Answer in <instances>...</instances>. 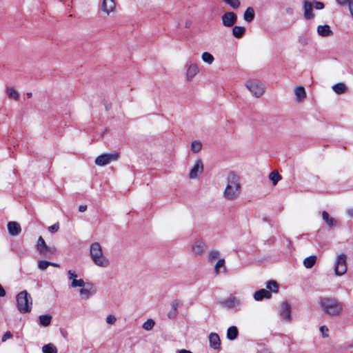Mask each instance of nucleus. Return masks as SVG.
<instances>
[{"instance_id": "9d476101", "label": "nucleus", "mask_w": 353, "mask_h": 353, "mask_svg": "<svg viewBox=\"0 0 353 353\" xmlns=\"http://www.w3.org/2000/svg\"><path fill=\"white\" fill-rule=\"evenodd\" d=\"M242 301L240 299L234 296H230L221 303V305L229 309L240 310Z\"/></svg>"}, {"instance_id": "a878e982", "label": "nucleus", "mask_w": 353, "mask_h": 353, "mask_svg": "<svg viewBox=\"0 0 353 353\" xmlns=\"http://www.w3.org/2000/svg\"><path fill=\"white\" fill-rule=\"evenodd\" d=\"M322 218L330 227H332L334 225H338V221L334 218L330 217L329 214L325 211L322 212Z\"/></svg>"}, {"instance_id": "79ce46f5", "label": "nucleus", "mask_w": 353, "mask_h": 353, "mask_svg": "<svg viewBox=\"0 0 353 353\" xmlns=\"http://www.w3.org/2000/svg\"><path fill=\"white\" fill-rule=\"evenodd\" d=\"M51 264V262H48L47 261H38V268L41 270H45L48 268V266Z\"/></svg>"}, {"instance_id": "37998d69", "label": "nucleus", "mask_w": 353, "mask_h": 353, "mask_svg": "<svg viewBox=\"0 0 353 353\" xmlns=\"http://www.w3.org/2000/svg\"><path fill=\"white\" fill-rule=\"evenodd\" d=\"M298 42L302 46H307L308 44V39L306 37H304V36H299L298 37Z\"/></svg>"}, {"instance_id": "1a4fd4ad", "label": "nucleus", "mask_w": 353, "mask_h": 353, "mask_svg": "<svg viewBox=\"0 0 353 353\" xmlns=\"http://www.w3.org/2000/svg\"><path fill=\"white\" fill-rule=\"evenodd\" d=\"M237 21V15L234 12H226L221 16V22L224 27L231 28Z\"/></svg>"}, {"instance_id": "f257e3e1", "label": "nucleus", "mask_w": 353, "mask_h": 353, "mask_svg": "<svg viewBox=\"0 0 353 353\" xmlns=\"http://www.w3.org/2000/svg\"><path fill=\"white\" fill-rule=\"evenodd\" d=\"M241 183L239 175L230 172L226 177V185L223 192V198L227 201H234L241 194Z\"/></svg>"}, {"instance_id": "7ed1b4c3", "label": "nucleus", "mask_w": 353, "mask_h": 353, "mask_svg": "<svg viewBox=\"0 0 353 353\" xmlns=\"http://www.w3.org/2000/svg\"><path fill=\"white\" fill-rule=\"evenodd\" d=\"M16 299L17 309L21 313L30 312L32 306V299L26 290L20 292Z\"/></svg>"}, {"instance_id": "5fc2aeb1", "label": "nucleus", "mask_w": 353, "mask_h": 353, "mask_svg": "<svg viewBox=\"0 0 353 353\" xmlns=\"http://www.w3.org/2000/svg\"><path fill=\"white\" fill-rule=\"evenodd\" d=\"M286 12H287L288 14H293L294 11H293V9H292V8H288L286 9Z\"/></svg>"}, {"instance_id": "aec40b11", "label": "nucleus", "mask_w": 353, "mask_h": 353, "mask_svg": "<svg viewBox=\"0 0 353 353\" xmlns=\"http://www.w3.org/2000/svg\"><path fill=\"white\" fill-rule=\"evenodd\" d=\"M110 163V154H101L95 159V163L99 166H103Z\"/></svg>"}, {"instance_id": "4c0bfd02", "label": "nucleus", "mask_w": 353, "mask_h": 353, "mask_svg": "<svg viewBox=\"0 0 353 353\" xmlns=\"http://www.w3.org/2000/svg\"><path fill=\"white\" fill-rule=\"evenodd\" d=\"M202 149V143L199 141H193L191 143V150L194 153L199 152Z\"/></svg>"}, {"instance_id": "49530a36", "label": "nucleus", "mask_w": 353, "mask_h": 353, "mask_svg": "<svg viewBox=\"0 0 353 353\" xmlns=\"http://www.w3.org/2000/svg\"><path fill=\"white\" fill-rule=\"evenodd\" d=\"M320 331L321 332L322 335H323V337L325 338V337L328 336L329 330H328V328L326 326H325V325L321 326L320 327Z\"/></svg>"}, {"instance_id": "f8f14e48", "label": "nucleus", "mask_w": 353, "mask_h": 353, "mask_svg": "<svg viewBox=\"0 0 353 353\" xmlns=\"http://www.w3.org/2000/svg\"><path fill=\"white\" fill-rule=\"evenodd\" d=\"M203 171V164L201 159H197L193 168L190 170L189 177L191 179H195L198 177L199 174Z\"/></svg>"}, {"instance_id": "7c9ffc66", "label": "nucleus", "mask_w": 353, "mask_h": 353, "mask_svg": "<svg viewBox=\"0 0 353 353\" xmlns=\"http://www.w3.org/2000/svg\"><path fill=\"white\" fill-rule=\"evenodd\" d=\"M108 1H110V0H103L100 6V10L101 11V12L103 14H102L103 17H106L110 14V8L108 5Z\"/></svg>"}, {"instance_id": "473e14b6", "label": "nucleus", "mask_w": 353, "mask_h": 353, "mask_svg": "<svg viewBox=\"0 0 353 353\" xmlns=\"http://www.w3.org/2000/svg\"><path fill=\"white\" fill-rule=\"evenodd\" d=\"M225 261L224 259H220L218 260L216 263L214 265V272L216 274H219L220 273V269L223 268V272H226V267H225Z\"/></svg>"}, {"instance_id": "9b49d317", "label": "nucleus", "mask_w": 353, "mask_h": 353, "mask_svg": "<svg viewBox=\"0 0 353 353\" xmlns=\"http://www.w3.org/2000/svg\"><path fill=\"white\" fill-rule=\"evenodd\" d=\"M185 68L186 79L188 81H190L199 73V67L196 63L190 61L186 63Z\"/></svg>"}, {"instance_id": "052dcab7", "label": "nucleus", "mask_w": 353, "mask_h": 353, "mask_svg": "<svg viewBox=\"0 0 353 353\" xmlns=\"http://www.w3.org/2000/svg\"><path fill=\"white\" fill-rule=\"evenodd\" d=\"M115 321H116V318L114 316H112V320H111L112 324H113Z\"/></svg>"}, {"instance_id": "a211bd4d", "label": "nucleus", "mask_w": 353, "mask_h": 353, "mask_svg": "<svg viewBox=\"0 0 353 353\" xmlns=\"http://www.w3.org/2000/svg\"><path fill=\"white\" fill-rule=\"evenodd\" d=\"M210 345L212 348L217 350L221 346L219 336L216 333H211L209 335Z\"/></svg>"}, {"instance_id": "2f4dec72", "label": "nucleus", "mask_w": 353, "mask_h": 353, "mask_svg": "<svg viewBox=\"0 0 353 353\" xmlns=\"http://www.w3.org/2000/svg\"><path fill=\"white\" fill-rule=\"evenodd\" d=\"M254 10L252 8L249 7L246 9L244 12L243 19L247 22L252 21L254 18Z\"/></svg>"}, {"instance_id": "a18cd8bd", "label": "nucleus", "mask_w": 353, "mask_h": 353, "mask_svg": "<svg viewBox=\"0 0 353 353\" xmlns=\"http://www.w3.org/2000/svg\"><path fill=\"white\" fill-rule=\"evenodd\" d=\"M59 229V223H56L54 225L48 227V231L51 233H54L57 232Z\"/></svg>"}, {"instance_id": "c03bdc74", "label": "nucleus", "mask_w": 353, "mask_h": 353, "mask_svg": "<svg viewBox=\"0 0 353 353\" xmlns=\"http://www.w3.org/2000/svg\"><path fill=\"white\" fill-rule=\"evenodd\" d=\"M311 2L313 4V7L316 10H322L324 8V4L322 2L317 1L316 0H314L313 1Z\"/></svg>"}, {"instance_id": "3c124183", "label": "nucleus", "mask_w": 353, "mask_h": 353, "mask_svg": "<svg viewBox=\"0 0 353 353\" xmlns=\"http://www.w3.org/2000/svg\"><path fill=\"white\" fill-rule=\"evenodd\" d=\"M6 295V291L2 287V285L0 284V296L3 297Z\"/></svg>"}, {"instance_id": "4468645a", "label": "nucleus", "mask_w": 353, "mask_h": 353, "mask_svg": "<svg viewBox=\"0 0 353 353\" xmlns=\"http://www.w3.org/2000/svg\"><path fill=\"white\" fill-rule=\"evenodd\" d=\"M205 248V243L200 239L195 240L192 245L191 250L196 256H201Z\"/></svg>"}, {"instance_id": "b1692460", "label": "nucleus", "mask_w": 353, "mask_h": 353, "mask_svg": "<svg viewBox=\"0 0 353 353\" xmlns=\"http://www.w3.org/2000/svg\"><path fill=\"white\" fill-rule=\"evenodd\" d=\"M232 35L235 38L240 39L244 35V34L245 32V28L243 26H236L232 28Z\"/></svg>"}, {"instance_id": "f704fd0d", "label": "nucleus", "mask_w": 353, "mask_h": 353, "mask_svg": "<svg viewBox=\"0 0 353 353\" xmlns=\"http://www.w3.org/2000/svg\"><path fill=\"white\" fill-rule=\"evenodd\" d=\"M201 59L203 62L210 65L212 64L214 61L213 55L208 52H205L202 54Z\"/></svg>"}, {"instance_id": "4be33fe9", "label": "nucleus", "mask_w": 353, "mask_h": 353, "mask_svg": "<svg viewBox=\"0 0 353 353\" xmlns=\"http://www.w3.org/2000/svg\"><path fill=\"white\" fill-rule=\"evenodd\" d=\"M181 302L179 300H174L171 303V310L168 312V317L170 319H174L177 316V310L178 307L180 306Z\"/></svg>"}, {"instance_id": "13d9d810", "label": "nucleus", "mask_w": 353, "mask_h": 353, "mask_svg": "<svg viewBox=\"0 0 353 353\" xmlns=\"http://www.w3.org/2000/svg\"><path fill=\"white\" fill-rule=\"evenodd\" d=\"M50 265L54 266V267H59V265L54 263H51Z\"/></svg>"}, {"instance_id": "393cba45", "label": "nucleus", "mask_w": 353, "mask_h": 353, "mask_svg": "<svg viewBox=\"0 0 353 353\" xmlns=\"http://www.w3.org/2000/svg\"><path fill=\"white\" fill-rule=\"evenodd\" d=\"M239 335V331L236 326H231L227 330V338L233 341L237 338Z\"/></svg>"}, {"instance_id": "c756f323", "label": "nucleus", "mask_w": 353, "mask_h": 353, "mask_svg": "<svg viewBox=\"0 0 353 353\" xmlns=\"http://www.w3.org/2000/svg\"><path fill=\"white\" fill-rule=\"evenodd\" d=\"M39 320L41 325L47 327L51 323L52 316L50 314L40 315L39 316Z\"/></svg>"}, {"instance_id": "2eb2a0df", "label": "nucleus", "mask_w": 353, "mask_h": 353, "mask_svg": "<svg viewBox=\"0 0 353 353\" xmlns=\"http://www.w3.org/2000/svg\"><path fill=\"white\" fill-rule=\"evenodd\" d=\"M303 8L304 18L307 20L314 19V14L312 12L313 4L312 2L307 0H303Z\"/></svg>"}, {"instance_id": "c85d7f7f", "label": "nucleus", "mask_w": 353, "mask_h": 353, "mask_svg": "<svg viewBox=\"0 0 353 353\" xmlns=\"http://www.w3.org/2000/svg\"><path fill=\"white\" fill-rule=\"evenodd\" d=\"M332 90L336 94H341L347 91V88L344 83H338L332 86Z\"/></svg>"}, {"instance_id": "72a5a7b5", "label": "nucleus", "mask_w": 353, "mask_h": 353, "mask_svg": "<svg viewBox=\"0 0 353 353\" xmlns=\"http://www.w3.org/2000/svg\"><path fill=\"white\" fill-rule=\"evenodd\" d=\"M269 178L272 181V184L276 185L277 183L281 179V176L277 171H272L270 173Z\"/></svg>"}, {"instance_id": "412c9836", "label": "nucleus", "mask_w": 353, "mask_h": 353, "mask_svg": "<svg viewBox=\"0 0 353 353\" xmlns=\"http://www.w3.org/2000/svg\"><path fill=\"white\" fill-rule=\"evenodd\" d=\"M317 32L321 37H328L333 34V32L328 25L319 26L317 27Z\"/></svg>"}, {"instance_id": "4d7b16f0", "label": "nucleus", "mask_w": 353, "mask_h": 353, "mask_svg": "<svg viewBox=\"0 0 353 353\" xmlns=\"http://www.w3.org/2000/svg\"><path fill=\"white\" fill-rule=\"evenodd\" d=\"M110 321H111V319H110V314L106 317L107 323L110 324Z\"/></svg>"}, {"instance_id": "cd10ccee", "label": "nucleus", "mask_w": 353, "mask_h": 353, "mask_svg": "<svg viewBox=\"0 0 353 353\" xmlns=\"http://www.w3.org/2000/svg\"><path fill=\"white\" fill-rule=\"evenodd\" d=\"M316 256L315 255L310 256L303 260V265L309 269L312 268L316 261Z\"/></svg>"}, {"instance_id": "20e7f679", "label": "nucleus", "mask_w": 353, "mask_h": 353, "mask_svg": "<svg viewBox=\"0 0 353 353\" xmlns=\"http://www.w3.org/2000/svg\"><path fill=\"white\" fill-rule=\"evenodd\" d=\"M90 255L94 263L99 266L105 267L109 263L108 260L103 258L101 246L98 243L91 245Z\"/></svg>"}, {"instance_id": "864d4df0", "label": "nucleus", "mask_w": 353, "mask_h": 353, "mask_svg": "<svg viewBox=\"0 0 353 353\" xmlns=\"http://www.w3.org/2000/svg\"><path fill=\"white\" fill-rule=\"evenodd\" d=\"M346 212L350 217H353V209H348Z\"/></svg>"}, {"instance_id": "6e6552de", "label": "nucleus", "mask_w": 353, "mask_h": 353, "mask_svg": "<svg viewBox=\"0 0 353 353\" xmlns=\"http://www.w3.org/2000/svg\"><path fill=\"white\" fill-rule=\"evenodd\" d=\"M335 274L338 276L343 275L347 271L346 256L344 254H340L334 265Z\"/></svg>"}, {"instance_id": "6e6d98bb", "label": "nucleus", "mask_w": 353, "mask_h": 353, "mask_svg": "<svg viewBox=\"0 0 353 353\" xmlns=\"http://www.w3.org/2000/svg\"><path fill=\"white\" fill-rule=\"evenodd\" d=\"M259 353H270V352L268 350L263 349L260 350Z\"/></svg>"}, {"instance_id": "09e8293b", "label": "nucleus", "mask_w": 353, "mask_h": 353, "mask_svg": "<svg viewBox=\"0 0 353 353\" xmlns=\"http://www.w3.org/2000/svg\"><path fill=\"white\" fill-rule=\"evenodd\" d=\"M119 158V153L117 152H112V161H116Z\"/></svg>"}, {"instance_id": "dca6fc26", "label": "nucleus", "mask_w": 353, "mask_h": 353, "mask_svg": "<svg viewBox=\"0 0 353 353\" xmlns=\"http://www.w3.org/2000/svg\"><path fill=\"white\" fill-rule=\"evenodd\" d=\"M8 230L11 236H18L21 232V228L19 223L10 221L7 225Z\"/></svg>"}, {"instance_id": "680f3d73", "label": "nucleus", "mask_w": 353, "mask_h": 353, "mask_svg": "<svg viewBox=\"0 0 353 353\" xmlns=\"http://www.w3.org/2000/svg\"><path fill=\"white\" fill-rule=\"evenodd\" d=\"M112 3H113V6L112 5V8H111V10L112 12L113 11V9H114V3L113 2V1L112 0Z\"/></svg>"}, {"instance_id": "e433bc0d", "label": "nucleus", "mask_w": 353, "mask_h": 353, "mask_svg": "<svg viewBox=\"0 0 353 353\" xmlns=\"http://www.w3.org/2000/svg\"><path fill=\"white\" fill-rule=\"evenodd\" d=\"M266 288L268 291L277 292H278V284L275 281H269L266 283Z\"/></svg>"}, {"instance_id": "a19ab883", "label": "nucleus", "mask_w": 353, "mask_h": 353, "mask_svg": "<svg viewBox=\"0 0 353 353\" xmlns=\"http://www.w3.org/2000/svg\"><path fill=\"white\" fill-rule=\"evenodd\" d=\"M220 252L218 250H212L209 253L208 255V261L209 262L212 263L214 260L219 258Z\"/></svg>"}, {"instance_id": "6ab92c4d", "label": "nucleus", "mask_w": 353, "mask_h": 353, "mask_svg": "<svg viewBox=\"0 0 353 353\" xmlns=\"http://www.w3.org/2000/svg\"><path fill=\"white\" fill-rule=\"evenodd\" d=\"M68 274L69 276V279L72 280V283L70 285L71 288H77L79 285H83L84 281L81 279H77V274L75 272H73L71 270H68Z\"/></svg>"}, {"instance_id": "ddd939ff", "label": "nucleus", "mask_w": 353, "mask_h": 353, "mask_svg": "<svg viewBox=\"0 0 353 353\" xmlns=\"http://www.w3.org/2000/svg\"><path fill=\"white\" fill-rule=\"evenodd\" d=\"M280 315L283 320L291 321V306L288 302H283L279 310Z\"/></svg>"}, {"instance_id": "423d86ee", "label": "nucleus", "mask_w": 353, "mask_h": 353, "mask_svg": "<svg viewBox=\"0 0 353 353\" xmlns=\"http://www.w3.org/2000/svg\"><path fill=\"white\" fill-rule=\"evenodd\" d=\"M36 248L40 254L46 257L54 255L57 251L55 248L48 246L42 236L39 237Z\"/></svg>"}, {"instance_id": "ea45409f", "label": "nucleus", "mask_w": 353, "mask_h": 353, "mask_svg": "<svg viewBox=\"0 0 353 353\" xmlns=\"http://www.w3.org/2000/svg\"><path fill=\"white\" fill-rule=\"evenodd\" d=\"M154 321L152 319H148L143 325V328L147 331H150L153 329L154 326Z\"/></svg>"}, {"instance_id": "58836bf2", "label": "nucleus", "mask_w": 353, "mask_h": 353, "mask_svg": "<svg viewBox=\"0 0 353 353\" xmlns=\"http://www.w3.org/2000/svg\"><path fill=\"white\" fill-rule=\"evenodd\" d=\"M223 1L234 10L237 9L241 5L239 0H223Z\"/></svg>"}, {"instance_id": "bf43d9fd", "label": "nucleus", "mask_w": 353, "mask_h": 353, "mask_svg": "<svg viewBox=\"0 0 353 353\" xmlns=\"http://www.w3.org/2000/svg\"><path fill=\"white\" fill-rule=\"evenodd\" d=\"M26 96H27V97L29 99V98L32 97V93H31V92H28V93L26 94Z\"/></svg>"}, {"instance_id": "39448f33", "label": "nucleus", "mask_w": 353, "mask_h": 353, "mask_svg": "<svg viewBox=\"0 0 353 353\" xmlns=\"http://www.w3.org/2000/svg\"><path fill=\"white\" fill-rule=\"evenodd\" d=\"M245 87L251 92L252 96L256 98L261 97L265 92L264 85L258 80L247 81L245 83Z\"/></svg>"}, {"instance_id": "c9c22d12", "label": "nucleus", "mask_w": 353, "mask_h": 353, "mask_svg": "<svg viewBox=\"0 0 353 353\" xmlns=\"http://www.w3.org/2000/svg\"><path fill=\"white\" fill-rule=\"evenodd\" d=\"M42 351L43 353H57V347L51 343L43 345Z\"/></svg>"}, {"instance_id": "f3484780", "label": "nucleus", "mask_w": 353, "mask_h": 353, "mask_svg": "<svg viewBox=\"0 0 353 353\" xmlns=\"http://www.w3.org/2000/svg\"><path fill=\"white\" fill-rule=\"evenodd\" d=\"M271 296V292L265 289H261L254 294V299L257 301H262L263 299H270Z\"/></svg>"}, {"instance_id": "de8ad7c7", "label": "nucleus", "mask_w": 353, "mask_h": 353, "mask_svg": "<svg viewBox=\"0 0 353 353\" xmlns=\"http://www.w3.org/2000/svg\"><path fill=\"white\" fill-rule=\"evenodd\" d=\"M12 334H11V332H6L3 334V337H2V341H3V342L6 341L8 339L11 338V337H12Z\"/></svg>"}, {"instance_id": "f03ea898", "label": "nucleus", "mask_w": 353, "mask_h": 353, "mask_svg": "<svg viewBox=\"0 0 353 353\" xmlns=\"http://www.w3.org/2000/svg\"><path fill=\"white\" fill-rule=\"evenodd\" d=\"M322 311L330 316H339L343 310V305L332 297L321 298L319 302Z\"/></svg>"}, {"instance_id": "603ef678", "label": "nucleus", "mask_w": 353, "mask_h": 353, "mask_svg": "<svg viewBox=\"0 0 353 353\" xmlns=\"http://www.w3.org/2000/svg\"><path fill=\"white\" fill-rule=\"evenodd\" d=\"M349 10L353 17V1H350Z\"/></svg>"}, {"instance_id": "8fccbe9b", "label": "nucleus", "mask_w": 353, "mask_h": 353, "mask_svg": "<svg viewBox=\"0 0 353 353\" xmlns=\"http://www.w3.org/2000/svg\"><path fill=\"white\" fill-rule=\"evenodd\" d=\"M87 210V205H81L79 206V211L80 212H83Z\"/></svg>"}, {"instance_id": "bb28decb", "label": "nucleus", "mask_w": 353, "mask_h": 353, "mask_svg": "<svg viewBox=\"0 0 353 353\" xmlns=\"http://www.w3.org/2000/svg\"><path fill=\"white\" fill-rule=\"evenodd\" d=\"M6 92L10 99H14L15 101H18L19 98V92L14 90L12 87H8L6 89Z\"/></svg>"}, {"instance_id": "0eeeda50", "label": "nucleus", "mask_w": 353, "mask_h": 353, "mask_svg": "<svg viewBox=\"0 0 353 353\" xmlns=\"http://www.w3.org/2000/svg\"><path fill=\"white\" fill-rule=\"evenodd\" d=\"M81 288L79 294L82 300H88L92 296L97 292L96 288L91 283H83V285H79Z\"/></svg>"}, {"instance_id": "5701e85b", "label": "nucleus", "mask_w": 353, "mask_h": 353, "mask_svg": "<svg viewBox=\"0 0 353 353\" xmlns=\"http://www.w3.org/2000/svg\"><path fill=\"white\" fill-rule=\"evenodd\" d=\"M294 94L296 97V101L299 102L302 101L306 98V92L303 86H298L294 89Z\"/></svg>"}]
</instances>
